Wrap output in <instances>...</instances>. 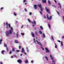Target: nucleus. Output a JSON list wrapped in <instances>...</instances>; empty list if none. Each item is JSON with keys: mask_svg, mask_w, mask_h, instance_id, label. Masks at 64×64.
<instances>
[{"mask_svg": "<svg viewBox=\"0 0 64 64\" xmlns=\"http://www.w3.org/2000/svg\"><path fill=\"white\" fill-rule=\"evenodd\" d=\"M6 29L10 28V30L9 31H6V36H9L10 35L12 34V32L13 31V28L11 26L10 24H8V22H6Z\"/></svg>", "mask_w": 64, "mask_h": 64, "instance_id": "nucleus-1", "label": "nucleus"}, {"mask_svg": "<svg viewBox=\"0 0 64 64\" xmlns=\"http://www.w3.org/2000/svg\"><path fill=\"white\" fill-rule=\"evenodd\" d=\"M37 40V38H36V40L35 38H34L33 39V42L34 43H36V44H38V45H40L41 46H42V44H41V43L39 41H40V40H39V39H38V41Z\"/></svg>", "mask_w": 64, "mask_h": 64, "instance_id": "nucleus-2", "label": "nucleus"}, {"mask_svg": "<svg viewBox=\"0 0 64 64\" xmlns=\"http://www.w3.org/2000/svg\"><path fill=\"white\" fill-rule=\"evenodd\" d=\"M28 21L29 23H32V26H34L36 24V22H35V21L34 20H33V22L31 21L29 19H28Z\"/></svg>", "mask_w": 64, "mask_h": 64, "instance_id": "nucleus-3", "label": "nucleus"}, {"mask_svg": "<svg viewBox=\"0 0 64 64\" xmlns=\"http://www.w3.org/2000/svg\"><path fill=\"white\" fill-rule=\"evenodd\" d=\"M50 57L52 60L53 62H55V60H54V58L52 57V56L51 55H50Z\"/></svg>", "mask_w": 64, "mask_h": 64, "instance_id": "nucleus-4", "label": "nucleus"}, {"mask_svg": "<svg viewBox=\"0 0 64 64\" xmlns=\"http://www.w3.org/2000/svg\"><path fill=\"white\" fill-rule=\"evenodd\" d=\"M38 7H39L40 8V9L41 11H42V10H43V8L42 7V6H41V4H38Z\"/></svg>", "mask_w": 64, "mask_h": 64, "instance_id": "nucleus-5", "label": "nucleus"}, {"mask_svg": "<svg viewBox=\"0 0 64 64\" xmlns=\"http://www.w3.org/2000/svg\"><path fill=\"white\" fill-rule=\"evenodd\" d=\"M47 18L48 20H51L52 18V16H51L49 17H48V14H47Z\"/></svg>", "mask_w": 64, "mask_h": 64, "instance_id": "nucleus-6", "label": "nucleus"}, {"mask_svg": "<svg viewBox=\"0 0 64 64\" xmlns=\"http://www.w3.org/2000/svg\"><path fill=\"white\" fill-rule=\"evenodd\" d=\"M23 2L25 5H26L27 4V2L26 0H24Z\"/></svg>", "mask_w": 64, "mask_h": 64, "instance_id": "nucleus-7", "label": "nucleus"}, {"mask_svg": "<svg viewBox=\"0 0 64 64\" xmlns=\"http://www.w3.org/2000/svg\"><path fill=\"white\" fill-rule=\"evenodd\" d=\"M45 49L46 50V53H49V52H50L49 50H48V49L47 48H46Z\"/></svg>", "mask_w": 64, "mask_h": 64, "instance_id": "nucleus-8", "label": "nucleus"}, {"mask_svg": "<svg viewBox=\"0 0 64 64\" xmlns=\"http://www.w3.org/2000/svg\"><path fill=\"white\" fill-rule=\"evenodd\" d=\"M45 9H46V11H47V12H48V13L49 12V9H48L46 7L45 8Z\"/></svg>", "mask_w": 64, "mask_h": 64, "instance_id": "nucleus-9", "label": "nucleus"}, {"mask_svg": "<svg viewBox=\"0 0 64 64\" xmlns=\"http://www.w3.org/2000/svg\"><path fill=\"white\" fill-rule=\"evenodd\" d=\"M42 2L43 3H46V0H42Z\"/></svg>", "mask_w": 64, "mask_h": 64, "instance_id": "nucleus-10", "label": "nucleus"}, {"mask_svg": "<svg viewBox=\"0 0 64 64\" xmlns=\"http://www.w3.org/2000/svg\"><path fill=\"white\" fill-rule=\"evenodd\" d=\"M21 60H17V62L19 63H21Z\"/></svg>", "mask_w": 64, "mask_h": 64, "instance_id": "nucleus-11", "label": "nucleus"}, {"mask_svg": "<svg viewBox=\"0 0 64 64\" xmlns=\"http://www.w3.org/2000/svg\"><path fill=\"white\" fill-rule=\"evenodd\" d=\"M26 51L27 53H28L29 52L28 48V47H26Z\"/></svg>", "mask_w": 64, "mask_h": 64, "instance_id": "nucleus-12", "label": "nucleus"}, {"mask_svg": "<svg viewBox=\"0 0 64 64\" xmlns=\"http://www.w3.org/2000/svg\"><path fill=\"white\" fill-rule=\"evenodd\" d=\"M37 4L34 5V7L35 9H37Z\"/></svg>", "mask_w": 64, "mask_h": 64, "instance_id": "nucleus-13", "label": "nucleus"}, {"mask_svg": "<svg viewBox=\"0 0 64 64\" xmlns=\"http://www.w3.org/2000/svg\"><path fill=\"white\" fill-rule=\"evenodd\" d=\"M45 58H46V59L47 61H48V60H49L48 58V57H47V56H45Z\"/></svg>", "mask_w": 64, "mask_h": 64, "instance_id": "nucleus-14", "label": "nucleus"}, {"mask_svg": "<svg viewBox=\"0 0 64 64\" xmlns=\"http://www.w3.org/2000/svg\"><path fill=\"white\" fill-rule=\"evenodd\" d=\"M58 4L59 5V6H60L58 7V8H60V9H61V4H60V3H58Z\"/></svg>", "mask_w": 64, "mask_h": 64, "instance_id": "nucleus-15", "label": "nucleus"}, {"mask_svg": "<svg viewBox=\"0 0 64 64\" xmlns=\"http://www.w3.org/2000/svg\"><path fill=\"white\" fill-rule=\"evenodd\" d=\"M25 62L27 64L28 63V60H26L25 61Z\"/></svg>", "mask_w": 64, "mask_h": 64, "instance_id": "nucleus-16", "label": "nucleus"}, {"mask_svg": "<svg viewBox=\"0 0 64 64\" xmlns=\"http://www.w3.org/2000/svg\"><path fill=\"white\" fill-rule=\"evenodd\" d=\"M48 3L49 5H51V2L50 0H48Z\"/></svg>", "mask_w": 64, "mask_h": 64, "instance_id": "nucleus-17", "label": "nucleus"}, {"mask_svg": "<svg viewBox=\"0 0 64 64\" xmlns=\"http://www.w3.org/2000/svg\"><path fill=\"white\" fill-rule=\"evenodd\" d=\"M17 13L15 12H14V16H17Z\"/></svg>", "mask_w": 64, "mask_h": 64, "instance_id": "nucleus-18", "label": "nucleus"}, {"mask_svg": "<svg viewBox=\"0 0 64 64\" xmlns=\"http://www.w3.org/2000/svg\"><path fill=\"white\" fill-rule=\"evenodd\" d=\"M31 35H32V36L33 37H34V34L33 32H32L31 33Z\"/></svg>", "mask_w": 64, "mask_h": 64, "instance_id": "nucleus-19", "label": "nucleus"}, {"mask_svg": "<svg viewBox=\"0 0 64 64\" xmlns=\"http://www.w3.org/2000/svg\"><path fill=\"white\" fill-rule=\"evenodd\" d=\"M22 52H25V50H24V48H22V50L21 51Z\"/></svg>", "mask_w": 64, "mask_h": 64, "instance_id": "nucleus-20", "label": "nucleus"}, {"mask_svg": "<svg viewBox=\"0 0 64 64\" xmlns=\"http://www.w3.org/2000/svg\"><path fill=\"white\" fill-rule=\"evenodd\" d=\"M43 38H45V35L44 34V33H43Z\"/></svg>", "mask_w": 64, "mask_h": 64, "instance_id": "nucleus-21", "label": "nucleus"}, {"mask_svg": "<svg viewBox=\"0 0 64 64\" xmlns=\"http://www.w3.org/2000/svg\"><path fill=\"white\" fill-rule=\"evenodd\" d=\"M48 26L49 27V28H50V29H51V26H50V25L49 24H48Z\"/></svg>", "mask_w": 64, "mask_h": 64, "instance_id": "nucleus-22", "label": "nucleus"}, {"mask_svg": "<svg viewBox=\"0 0 64 64\" xmlns=\"http://www.w3.org/2000/svg\"><path fill=\"white\" fill-rule=\"evenodd\" d=\"M4 52H5V51L4 50H2L1 52V53L2 54H4Z\"/></svg>", "mask_w": 64, "mask_h": 64, "instance_id": "nucleus-23", "label": "nucleus"}, {"mask_svg": "<svg viewBox=\"0 0 64 64\" xmlns=\"http://www.w3.org/2000/svg\"><path fill=\"white\" fill-rule=\"evenodd\" d=\"M38 32L40 34H42V32L41 30L39 31Z\"/></svg>", "mask_w": 64, "mask_h": 64, "instance_id": "nucleus-24", "label": "nucleus"}, {"mask_svg": "<svg viewBox=\"0 0 64 64\" xmlns=\"http://www.w3.org/2000/svg\"><path fill=\"white\" fill-rule=\"evenodd\" d=\"M55 46V47L56 48H58V47H57V46L56 44H54Z\"/></svg>", "mask_w": 64, "mask_h": 64, "instance_id": "nucleus-25", "label": "nucleus"}, {"mask_svg": "<svg viewBox=\"0 0 64 64\" xmlns=\"http://www.w3.org/2000/svg\"><path fill=\"white\" fill-rule=\"evenodd\" d=\"M2 39H1L0 40V44H1L2 43Z\"/></svg>", "mask_w": 64, "mask_h": 64, "instance_id": "nucleus-26", "label": "nucleus"}, {"mask_svg": "<svg viewBox=\"0 0 64 64\" xmlns=\"http://www.w3.org/2000/svg\"><path fill=\"white\" fill-rule=\"evenodd\" d=\"M14 42L15 43H19V42H18V41L17 40H15Z\"/></svg>", "mask_w": 64, "mask_h": 64, "instance_id": "nucleus-27", "label": "nucleus"}, {"mask_svg": "<svg viewBox=\"0 0 64 64\" xmlns=\"http://www.w3.org/2000/svg\"><path fill=\"white\" fill-rule=\"evenodd\" d=\"M51 39H52V40H54V38H53V36H51Z\"/></svg>", "mask_w": 64, "mask_h": 64, "instance_id": "nucleus-28", "label": "nucleus"}, {"mask_svg": "<svg viewBox=\"0 0 64 64\" xmlns=\"http://www.w3.org/2000/svg\"><path fill=\"white\" fill-rule=\"evenodd\" d=\"M16 36L18 37V36H19V35H18V32H17V33L16 34Z\"/></svg>", "mask_w": 64, "mask_h": 64, "instance_id": "nucleus-29", "label": "nucleus"}, {"mask_svg": "<svg viewBox=\"0 0 64 64\" xmlns=\"http://www.w3.org/2000/svg\"><path fill=\"white\" fill-rule=\"evenodd\" d=\"M61 45L62 46H63V42H62V41L61 42Z\"/></svg>", "mask_w": 64, "mask_h": 64, "instance_id": "nucleus-30", "label": "nucleus"}, {"mask_svg": "<svg viewBox=\"0 0 64 64\" xmlns=\"http://www.w3.org/2000/svg\"><path fill=\"white\" fill-rule=\"evenodd\" d=\"M24 54L25 55H27V53H26V52H24Z\"/></svg>", "mask_w": 64, "mask_h": 64, "instance_id": "nucleus-31", "label": "nucleus"}, {"mask_svg": "<svg viewBox=\"0 0 64 64\" xmlns=\"http://www.w3.org/2000/svg\"><path fill=\"white\" fill-rule=\"evenodd\" d=\"M40 28L41 30H42V29H43V27H42V26H40Z\"/></svg>", "mask_w": 64, "mask_h": 64, "instance_id": "nucleus-32", "label": "nucleus"}, {"mask_svg": "<svg viewBox=\"0 0 64 64\" xmlns=\"http://www.w3.org/2000/svg\"><path fill=\"white\" fill-rule=\"evenodd\" d=\"M29 15H30V16L31 15H32V12H29Z\"/></svg>", "mask_w": 64, "mask_h": 64, "instance_id": "nucleus-33", "label": "nucleus"}, {"mask_svg": "<svg viewBox=\"0 0 64 64\" xmlns=\"http://www.w3.org/2000/svg\"><path fill=\"white\" fill-rule=\"evenodd\" d=\"M12 49V51H15V49L14 48H13Z\"/></svg>", "mask_w": 64, "mask_h": 64, "instance_id": "nucleus-34", "label": "nucleus"}, {"mask_svg": "<svg viewBox=\"0 0 64 64\" xmlns=\"http://www.w3.org/2000/svg\"><path fill=\"white\" fill-rule=\"evenodd\" d=\"M21 35H22V36H24V33H21Z\"/></svg>", "mask_w": 64, "mask_h": 64, "instance_id": "nucleus-35", "label": "nucleus"}, {"mask_svg": "<svg viewBox=\"0 0 64 64\" xmlns=\"http://www.w3.org/2000/svg\"><path fill=\"white\" fill-rule=\"evenodd\" d=\"M4 46L6 47H7V44H4Z\"/></svg>", "mask_w": 64, "mask_h": 64, "instance_id": "nucleus-36", "label": "nucleus"}, {"mask_svg": "<svg viewBox=\"0 0 64 64\" xmlns=\"http://www.w3.org/2000/svg\"><path fill=\"white\" fill-rule=\"evenodd\" d=\"M12 54V52L11 51H10L9 53V54Z\"/></svg>", "mask_w": 64, "mask_h": 64, "instance_id": "nucleus-37", "label": "nucleus"}, {"mask_svg": "<svg viewBox=\"0 0 64 64\" xmlns=\"http://www.w3.org/2000/svg\"><path fill=\"white\" fill-rule=\"evenodd\" d=\"M23 25H22L21 28H23Z\"/></svg>", "mask_w": 64, "mask_h": 64, "instance_id": "nucleus-38", "label": "nucleus"}, {"mask_svg": "<svg viewBox=\"0 0 64 64\" xmlns=\"http://www.w3.org/2000/svg\"><path fill=\"white\" fill-rule=\"evenodd\" d=\"M42 49V50H44V48H43L42 47H41Z\"/></svg>", "mask_w": 64, "mask_h": 64, "instance_id": "nucleus-39", "label": "nucleus"}, {"mask_svg": "<svg viewBox=\"0 0 64 64\" xmlns=\"http://www.w3.org/2000/svg\"><path fill=\"white\" fill-rule=\"evenodd\" d=\"M24 10L26 12H27V9L26 8H24Z\"/></svg>", "mask_w": 64, "mask_h": 64, "instance_id": "nucleus-40", "label": "nucleus"}, {"mask_svg": "<svg viewBox=\"0 0 64 64\" xmlns=\"http://www.w3.org/2000/svg\"><path fill=\"white\" fill-rule=\"evenodd\" d=\"M35 34L36 35H37V31H36L35 32Z\"/></svg>", "mask_w": 64, "mask_h": 64, "instance_id": "nucleus-41", "label": "nucleus"}, {"mask_svg": "<svg viewBox=\"0 0 64 64\" xmlns=\"http://www.w3.org/2000/svg\"><path fill=\"white\" fill-rule=\"evenodd\" d=\"M4 8H2L0 9V10H2Z\"/></svg>", "mask_w": 64, "mask_h": 64, "instance_id": "nucleus-42", "label": "nucleus"}, {"mask_svg": "<svg viewBox=\"0 0 64 64\" xmlns=\"http://www.w3.org/2000/svg\"><path fill=\"white\" fill-rule=\"evenodd\" d=\"M6 50L7 51H8V48H6Z\"/></svg>", "mask_w": 64, "mask_h": 64, "instance_id": "nucleus-43", "label": "nucleus"}, {"mask_svg": "<svg viewBox=\"0 0 64 64\" xmlns=\"http://www.w3.org/2000/svg\"><path fill=\"white\" fill-rule=\"evenodd\" d=\"M0 64H3V62H0Z\"/></svg>", "mask_w": 64, "mask_h": 64, "instance_id": "nucleus-44", "label": "nucleus"}, {"mask_svg": "<svg viewBox=\"0 0 64 64\" xmlns=\"http://www.w3.org/2000/svg\"><path fill=\"white\" fill-rule=\"evenodd\" d=\"M19 49H20L21 48V46H19Z\"/></svg>", "mask_w": 64, "mask_h": 64, "instance_id": "nucleus-45", "label": "nucleus"}, {"mask_svg": "<svg viewBox=\"0 0 64 64\" xmlns=\"http://www.w3.org/2000/svg\"><path fill=\"white\" fill-rule=\"evenodd\" d=\"M33 62H34L33 61H31V63H33Z\"/></svg>", "mask_w": 64, "mask_h": 64, "instance_id": "nucleus-46", "label": "nucleus"}, {"mask_svg": "<svg viewBox=\"0 0 64 64\" xmlns=\"http://www.w3.org/2000/svg\"><path fill=\"white\" fill-rule=\"evenodd\" d=\"M11 58H13L14 57L12 56H11Z\"/></svg>", "mask_w": 64, "mask_h": 64, "instance_id": "nucleus-47", "label": "nucleus"}, {"mask_svg": "<svg viewBox=\"0 0 64 64\" xmlns=\"http://www.w3.org/2000/svg\"><path fill=\"white\" fill-rule=\"evenodd\" d=\"M44 18H46V16L44 15Z\"/></svg>", "mask_w": 64, "mask_h": 64, "instance_id": "nucleus-48", "label": "nucleus"}, {"mask_svg": "<svg viewBox=\"0 0 64 64\" xmlns=\"http://www.w3.org/2000/svg\"><path fill=\"white\" fill-rule=\"evenodd\" d=\"M16 51L17 52H19V50H16Z\"/></svg>", "mask_w": 64, "mask_h": 64, "instance_id": "nucleus-49", "label": "nucleus"}, {"mask_svg": "<svg viewBox=\"0 0 64 64\" xmlns=\"http://www.w3.org/2000/svg\"><path fill=\"white\" fill-rule=\"evenodd\" d=\"M63 21H64V16H63Z\"/></svg>", "mask_w": 64, "mask_h": 64, "instance_id": "nucleus-50", "label": "nucleus"}, {"mask_svg": "<svg viewBox=\"0 0 64 64\" xmlns=\"http://www.w3.org/2000/svg\"><path fill=\"white\" fill-rule=\"evenodd\" d=\"M57 12L58 14L59 15V12L57 11Z\"/></svg>", "mask_w": 64, "mask_h": 64, "instance_id": "nucleus-51", "label": "nucleus"}, {"mask_svg": "<svg viewBox=\"0 0 64 64\" xmlns=\"http://www.w3.org/2000/svg\"><path fill=\"white\" fill-rule=\"evenodd\" d=\"M64 36H62V39H64Z\"/></svg>", "mask_w": 64, "mask_h": 64, "instance_id": "nucleus-52", "label": "nucleus"}, {"mask_svg": "<svg viewBox=\"0 0 64 64\" xmlns=\"http://www.w3.org/2000/svg\"><path fill=\"white\" fill-rule=\"evenodd\" d=\"M40 14H42V12H40Z\"/></svg>", "mask_w": 64, "mask_h": 64, "instance_id": "nucleus-53", "label": "nucleus"}, {"mask_svg": "<svg viewBox=\"0 0 64 64\" xmlns=\"http://www.w3.org/2000/svg\"><path fill=\"white\" fill-rule=\"evenodd\" d=\"M58 42H60V40H58Z\"/></svg>", "mask_w": 64, "mask_h": 64, "instance_id": "nucleus-54", "label": "nucleus"}, {"mask_svg": "<svg viewBox=\"0 0 64 64\" xmlns=\"http://www.w3.org/2000/svg\"><path fill=\"white\" fill-rule=\"evenodd\" d=\"M22 54H20V56H22Z\"/></svg>", "mask_w": 64, "mask_h": 64, "instance_id": "nucleus-55", "label": "nucleus"}, {"mask_svg": "<svg viewBox=\"0 0 64 64\" xmlns=\"http://www.w3.org/2000/svg\"><path fill=\"white\" fill-rule=\"evenodd\" d=\"M13 34H15V32H13Z\"/></svg>", "mask_w": 64, "mask_h": 64, "instance_id": "nucleus-56", "label": "nucleus"}, {"mask_svg": "<svg viewBox=\"0 0 64 64\" xmlns=\"http://www.w3.org/2000/svg\"><path fill=\"white\" fill-rule=\"evenodd\" d=\"M54 1H55V2L56 3V1L55 0H54Z\"/></svg>", "mask_w": 64, "mask_h": 64, "instance_id": "nucleus-57", "label": "nucleus"}, {"mask_svg": "<svg viewBox=\"0 0 64 64\" xmlns=\"http://www.w3.org/2000/svg\"><path fill=\"white\" fill-rule=\"evenodd\" d=\"M16 22V23H18V22Z\"/></svg>", "mask_w": 64, "mask_h": 64, "instance_id": "nucleus-58", "label": "nucleus"}, {"mask_svg": "<svg viewBox=\"0 0 64 64\" xmlns=\"http://www.w3.org/2000/svg\"><path fill=\"white\" fill-rule=\"evenodd\" d=\"M27 26H28V25H27Z\"/></svg>", "mask_w": 64, "mask_h": 64, "instance_id": "nucleus-59", "label": "nucleus"}, {"mask_svg": "<svg viewBox=\"0 0 64 64\" xmlns=\"http://www.w3.org/2000/svg\"><path fill=\"white\" fill-rule=\"evenodd\" d=\"M4 24V25H5V23Z\"/></svg>", "mask_w": 64, "mask_h": 64, "instance_id": "nucleus-60", "label": "nucleus"}, {"mask_svg": "<svg viewBox=\"0 0 64 64\" xmlns=\"http://www.w3.org/2000/svg\"><path fill=\"white\" fill-rule=\"evenodd\" d=\"M54 64H55V63H54Z\"/></svg>", "mask_w": 64, "mask_h": 64, "instance_id": "nucleus-61", "label": "nucleus"}]
</instances>
